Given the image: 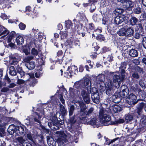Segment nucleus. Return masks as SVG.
Here are the masks:
<instances>
[{
    "label": "nucleus",
    "instance_id": "obj_54",
    "mask_svg": "<svg viewBox=\"0 0 146 146\" xmlns=\"http://www.w3.org/2000/svg\"><path fill=\"white\" fill-rule=\"evenodd\" d=\"M142 42L144 47L146 49V37H144L143 38Z\"/></svg>",
    "mask_w": 146,
    "mask_h": 146
},
{
    "label": "nucleus",
    "instance_id": "obj_31",
    "mask_svg": "<svg viewBox=\"0 0 146 146\" xmlns=\"http://www.w3.org/2000/svg\"><path fill=\"white\" fill-rule=\"evenodd\" d=\"M65 26L67 29H70L72 26V22L69 20L66 21L65 23Z\"/></svg>",
    "mask_w": 146,
    "mask_h": 146
},
{
    "label": "nucleus",
    "instance_id": "obj_10",
    "mask_svg": "<svg viewBox=\"0 0 146 146\" xmlns=\"http://www.w3.org/2000/svg\"><path fill=\"white\" fill-rule=\"evenodd\" d=\"M10 59H11L10 62L11 64L17 66L18 65L19 60L20 59V57L18 54H15L11 56Z\"/></svg>",
    "mask_w": 146,
    "mask_h": 146
},
{
    "label": "nucleus",
    "instance_id": "obj_34",
    "mask_svg": "<svg viewBox=\"0 0 146 146\" xmlns=\"http://www.w3.org/2000/svg\"><path fill=\"white\" fill-rule=\"evenodd\" d=\"M15 33L14 31L11 32L10 34L9 37L8 38V42H10L11 40L13 38L14 36L15 35Z\"/></svg>",
    "mask_w": 146,
    "mask_h": 146
},
{
    "label": "nucleus",
    "instance_id": "obj_58",
    "mask_svg": "<svg viewBox=\"0 0 146 146\" xmlns=\"http://www.w3.org/2000/svg\"><path fill=\"white\" fill-rule=\"evenodd\" d=\"M27 137L30 140L32 141H33V139L31 134L30 133H28L27 135Z\"/></svg>",
    "mask_w": 146,
    "mask_h": 146
},
{
    "label": "nucleus",
    "instance_id": "obj_17",
    "mask_svg": "<svg viewBox=\"0 0 146 146\" xmlns=\"http://www.w3.org/2000/svg\"><path fill=\"white\" fill-rule=\"evenodd\" d=\"M133 2L129 0H126L123 4V7L125 8H133Z\"/></svg>",
    "mask_w": 146,
    "mask_h": 146
},
{
    "label": "nucleus",
    "instance_id": "obj_23",
    "mask_svg": "<svg viewBox=\"0 0 146 146\" xmlns=\"http://www.w3.org/2000/svg\"><path fill=\"white\" fill-rule=\"evenodd\" d=\"M16 41L18 45L22 44L24 42V39L23 36H19L16 38Z\"/></svg>",
    "mask_w": 146,
    "mask_h": 146
},
{
    "label": "nucleus",
    "instance_id": "obj_49",
    "mask_svg": "<svg viewBox=\"0 0 146 146\" xmlns=\"http://www.w3.org/2000/svg\"><path fill=\"white\" fill-rule=\"evenodd\" d=\"M32 54L34 55H37L38 54V52L36 49L33 48L31 50Z\"/></svg>",
    "mask_w": 146,
    "mask_h": 146
},
{
    "label": "nucleus",
    "instance_id": "obj_8",
    "mask_svg": "<svg viewBox=\"0 0 146 146\" xmlns=\"http://www.w3.org/2000/svg\"><path fill=\"white\" fill-rule=\"evenodd\" d=\"M126 102L129 105H134L137 102L136 96L133 94H130L126 100Z\"/></svg>",
    "mask_w": 146,
    "mask_h": 146
},
{
    "label": "nucleus",
    "instance_id": "obj_50",
    "mask_svg": "<svg viewBox=\"0 0 146 146\" xmlns=\"http://www.w3.org/2000/svg\"><path fill=\"white\" fill-rule=\"evenodd\" d=\"M141 34L140 32H136L134 35V37L137 39L139 38L141 36Z\"/></svg>",
    "mask_w": 146,
    "mask_h": 146
},
{
    "label": "nucleus",
    "instance_id": "obj_22",
    "mask_svg": "<svg viewBox=\"0 0 146 146\" xmlns=\"http://www.w3.org/2000/svg\"><path fill=\"white\" fill-rule=\"evenodd\" d=\"M16 140L19 143V145H22V146L26 142L25 140L24 139L23 137H18L16 138Z\"/></svg>",
    "mask_w": 146,
    "mask_h": 146
},
{
    "label": "nucleus",
    "instance_id": "obj_60",
    "mask_svg": "<svg viewBox=\"0 0 146 146\" xmlns=\"http://www.w3.org/2000/svg\"><path fill=\"white\" fill-rule=\"evenodd\" d=\"M63 54V52L62 50L58 51L57 54V55L58 57L62 56Z\"/></svg>",
    "mask_w": 146,
    "mask_h": 146
},
{
    "label": "nucleus",
    "instance_id": "obj_28",
    "mask_svg": "<svg viewBox=\"0 0 146 146\" xmlns=\"http://www.w3.org/2000/svg\"><path fill=\"white\" fill-rule=\"evenodd\" d=\"M117 33L120 36H125V26L120 29L119 31L117 32Z\"/></svg>",
    "mask_w": 146,
    "mask_h": 146
},
{
    "label": "nucleus",
    "instance_id": "obj_57",
    "mask_svg": "<svg viewBox=\"0 0 146 146\" xmlns=\"http://www.w3.org/2000/svg\"><path fill=\"white\" fill-rule=\"evenodd\" d=\"M102 50L104 52H106L109 51L110 50V49L109 48H107L106 46H104L102 48Z\"/></svg>",
    "mask_w": 146,
    "mask_h": 146
},
{
    "label": "nucleus",
    "instance_id": "obj_41",
    "mask_svg": "<svg viewBox=\"0 0 146 146\" xmlns=\"http://www.w3.org/2000/svg\"><path fill=\"white\" fill-rule=\"evenodd\" d=\"M42 70H40L38 71L37 72H36L35 74V75L36 78H38L42 75Z\"/></svg>",
    "mask_w": 146,
    "mask_h": 146
},
{
    "label": "nucleus",
    "instance_id": "obj_21",
    "mask_svg": "<svg viewBox=\"0 0 146 146\" xmlns=\"http://www.w3.org/2000/svg\"><path fill=\"white\" fill-rule=\"evenodd\" d=\"M60 110L63 116L66 115L67 113V111L65 108L64 106L61 104H60Z\"/></svg>",
    "mask_w": 146,
    "mask_h": 146
},
{
    "label": "nucleus",
    "instance_id": "obj_5",
    "mask_svg": "<svg viewBox=\"0 0 146 146\" xmlns=\"http://www.w3.org/2000/svg\"><path fill=\"white\" fill-rule=\"evenodd\" d=\"M81 89L80 94L84 101L87 104L90 103V94L92 92L91 90L80 88Z\"/></svg>",
    "mask_w": 146,
    "mask_h": 146
},
{
    "label": "nucleus",
    "instance_id": "obj_29",
    "mask_svg": "<svg viewBox=\"0 0 146 146\" xmlns=\"http://www.w3.org/2000/svg\"><path fill=\"white\" fill-rule=\"evenodd\" d=\"M134 119L133 115L131 114H129L127 115L125 117V121L127 122L131 121Z\"/></svg>",
    "mask_w": 146,
    "mask_h": 146
},
{
    "label": "nucleus",
    "instance_id": "obj_44",
    "mask_svg": "<svg viewBox=\"0 0 146 146\" xmlns=\"http://www.w3.org/2000/svg\"><path fill=\"white\" fill-rule=\"evenodd\" d=\"M140 121L142 124H145L146 123V115L142 116Z\"/></svg>",
    "mask_w": 146,
    "mask_h": 146
},
{
    "label": "nucleus",
    "instance_id": "obj_62",
    "mask_svg": "<svg viewBox=\"0 0 146 146\" xmlns=\"http://www.w3.org/2000/svg\"><path fill=\"white\" fill-rule=\"evenodd\" d=\"M5 79L6 80L7 82L9 83L11 82V80L7 75H6L5 77Z\"/></svg>",
    "mask_w": 146,
    "mask_h": 146
},
{
    "label": "nucleus",
    "instance_id": "obj_7",
    "mask_svg": "<svg viewBox=\"0 0 146 146\" xmlns=\"http://www.w3.org/2000/svg\"><path fill=\"white\" fill-rule=\"evenodd\" d=\"M91 98L93 102L96 104H98L100 102V97L97 89L93 88L92 90Z\"/></svg>",
    "mask_w": 146,
    "mask_h": 146
},
{
    "label": "nucleus",
    "instance_id": "obj_47",
    "mask_svg": "<svg viewBox=\"0 0 146 146\" xmlns=\"http://www.w3.org/2000/svg\"><path fill=\"white\" fill-rule=\"evenodd\" d=\"M19 27L21 30H23L26 28V25L23 23H21L19 25Z\"/></svg>",
    "mask_w": 146,
    "mask_h": 146
},
{
    "label": "nucleus",
    "instance_id": "obj_19",
    "mask_svg": "<svg viewBox=\"0 0 146 146\" xmlns=\"http://www.w3.org/2000/svg\"><path fill=\"white\" fill-rule=\"evenodd\" d=\"M111 108L113 111L115 113H117L120 111L122 110V108L117 105L112 106Z\"/></svg>",
    "mask_w": 146,
    "mask_h": 146
},
{
    "label": "nucleus",
    "instance_id": "obj_15",
    "mask_svg": "<svg viewBox=\"0 0 146 146\" xmlns=\"http://www.w3.org/2000/svg\"><path fill=\"white\" fill-rule=\"evenodd\" d=\"M9 33V31L4 27L0 26V36H2L1 38H3L7 36Z\"/></svg>",
    "mask_w": 146,
    "mask_h": 146
},
{
    "label": "nucleus",
    "instance_id": "obj_40",
    "mask_svg": "<svg viewBox=\"0 0 146 146\" xmlns=\"http://www.w3.org/2000/svg\"><path fill=\"white\" fill-rule=\"evenodd\" d=\"M127 64L125 62H123L121 64L120 67H119V69L120 70H125L126 68Z\"/></svg>",
    "mask_w": 146,
    "mask_h": 146
},
{
    "label": "nucleus",
    "instance_id": "obj_36",
    "mask_svg": "<svg viewBox=\"0 0 146 146\" xmlns=\"http://www.w3.org/2000/svg\"><path fill=\"white\" fill-rule=\"evenodd\" d=\"M133 12L134 13L139 14L141 12V8L138 7L133 9Z\"/></svg>",
    "mask_w": 146,
    "mask_h": 146
},
{
    "label": "nucleus",
    "instance_id": "obj_55",
    "mask_svg": "<svg viewBox=\"0 0 146 146\" xmlns=\"http://www.w3.org/2000/svg\"><path fill=\"white\" fill-rule=\"evenodd\" d=\"M135 69L137 71L140 73L143 72V70L138 66H137L135 67Z\"/></svg>",
    "mask_w": 146,
    "mask_h": 146
},
{
    "label": "nucleus",
    "instance_id": "obj_52",
    "mask_svg": "<svg viewBox=\"0 0 146 146\" xmlns=\"http://www.w3.org/2000/svg\"><path fill=\"white\" fill-rule=\"evenodd\" d=\"M0 17L3 20L7 19H8V17L5 13H2Z\"/></svg>",
    "mask_w": 146,
    "mask_h": 146
},
{
    "label": "nucleus",
    "instance_id": "obj_14",
    "mask_svg": "<svg viewBox=\"0 0 146 146\" xmlns=\"http://www.w3.org/2000/svg\"><path fill=\"white\" fill-rule=\"evenodd\" d=\"M74 84L73 86V88H70L69 90L70 92V94L73 96H79V95L80 94V92L79 90L80 88H76L74 87Z\"/></svg>",
    "mask_w": 146,
    "mask_h": 146
},
{
    "label": "nucleus",
    "instance_id": "obj_30",
    "mask_svg": "<svg viewBox=\"0 0 146 146\" xmlns=\"http://www.w3.org/2000/svg\"><path fill=\"white\" fill-rule=\"evenodd\" d=\"M68 31L66 30L63 31H61L60 34L62 39L66 38L67 36Z\"/></svg>",
    "mask_w": 146,
    "mask_h": 146
},
{
    "label": "nucleus",
    "instance_id": "obj_25",
    "mask_svg": "<svg viewBox=\"0 0 146 146\" xmlns=\"http://www.w3.org/2000/svg\"><path fill=\"white\" fill-rule=\"evenodd\" d=\"M97 118L94 117H91L90 120L88 121V124L91 125H95L97 123Z\"/></svg>",
    "mask_w": 146,
    "mask_h": 146
},
{
    "label": "nucleus",
    "instance_id": "obj_37",
    "mask_svg": "<svg viewBox=\"0 0 146 146\" xmlns=\"http://www.w3.org/2000/svg\"><path fill=\"white\" fill-rule=\"evenodd\" d=\"M118 94L121 97L124 98L127 95V93L125 90L124 89L122 90V91L119 92Z\"/></svg>",
    "mask_w": 146,
    "mask_h": 146
},
{
    "label": "nucleus",
    "instance_id": "obj_3",
    "mask_svg": "<svg viewBox=\"0 0 146 146\" xmlns=\"http://www.w3.org/2000/svg\"><path fill=\"white\" fill-rule=\"evenodd\" d=\"M91 78L89 77H86L84 78L83 82L81 81L75 82L74 87L91 90Z\"/></svg>",
    "mask_w": 146,
    "mask_h": 146
},
{
    "label": "nucleus",
    "instance_id": "obj_13",
    "mask_svg": "<svg viewBox=\"0 0 146 146\" xmlns=\"http://www.w3.org/2000/svg\"><path fill=\"white\" fill-rule=\"evenodd\" d=\"M128 25L125 26V36L127 37H131L133 36L134 33L133 29L131 27H128Z\"/></svg>",
    "mask_w": 146,
    "mask_h": 146
},
{
    "label": "nucleus",
    "instance_id": "obj_2",
    "mask_svg": "<svg viewBox=\"0 0 146 146\" xmlns=\"http://www.w3.org/2000/svg\"><path fill=\"white\" fill-rule=\"evenodd\" d=\"M8 131L11 135L15 134L18 135H22L25 132L24 127L21 126H15L12 124L9 127Z\"/></svg>",
    "mask_w": 146,
    "mask_h": 146
},
{
    "label": "nucleus",
    "instance_id": "obj_26",
    "mask_svg": "<svg viewBox=\"0 0 146 146\" xmlns=\"http://www.w3.org/2000/svg\"><path fill=\"white\" fill-rule=\"evenodd\" d=\"M129 21L131 25H134L137 22L138 19L136 17H132L129 20Z\"/></svg>",
    "mask_w": 146,
    "mask_h": 146
},
{
    "label": "nucleus",
    "instance_id": "obj_53",
    "mask_svg": "<svg viewBox=\"0 0 146 146\" xmlns=\"http://www.w3.org/2000/svg\"><path fill=\"white\" fill-rule=\"evenodd\" d=\"M96 8V7L94 4L93 3L91 5V8L90 9V12H92L94 11Z\"/></svg>",
    "mask_w": 146,
    "mask_h": 146
},
{
    "label": "nucleus",
    "instance_id": "obj_24",
    "mask_svg": "<svg viewBox=\"0 0 146 146\" xmlns=\"http://www.w3.org/2000/svg\"><path fill=\"white\" fill-rule=\"evenodd\" d=\"M97 80L99 84L100 82H104V75L102 74H99L97 77Z\"/></svg>",
    "mask_w": 146,
    "mask_h": 146
},
{
    "label": "nucleus",
    "instance_id": "obj_12",
    "mask_svg": "<svg viewBox=\"0 0 146 146\" xmlns=\"http://www.w3.org/2000/svg\"><path fill=\"white\" fill-rule=\"evenodd\" d=\"M94 110L93 108L91 107L88 110L85 111L84 113V114H83L82 115L80 116L81 117L80 119L83 120L86 119V121H87V119L86 118L91 116L92 114L93 113Z\"/></svg>",
    "mask_w": 146,
    "mask_h": 146
},
{
    "label": "nucleus",
    "instance_id": "obj_11",
    "mask_svg": "<svg viewBox=\"0 0 146 146\" xmlns=\"http://www.w3.org/2000/svg\"><path fill=\"white\" fill-rule=\"evenodd\" d=\"M79 106L80 107V111H78V114L76 115H79L80 117L84 114V113L85 111L87 109V107L85 104L83 102H78Z\"/></svg>",
    "mask_w": 146,
    "mask_h": 146
},
{
    "label": "nucleus",
    "instance_id": "obj_46",
    "mask_svg": "<svg viewBox=\"0 0 146 146\" xmlns=\"http://www.w3.org/2000/svg\"><path fill=\"white\" fill-rule=\"evenodd\" d=\"M17 78H18V80L17 83V84L20 85L23 84L25 82L24 80L20 79L18 78V75H17Z\"/></svg>",
    "mask_w": 146,
    "mask_h": 146
},
{
    "label": "nucleus",
    "instance_id": "obj_16",
    "mask_svg": "<svg viewBox=\"0 0 146 146\" xmlns=\"http://www.w3.org/2000/svg\"><path fill=\"white\" fill-rule=\"evenodd\" d=\"M125 19V17L124 16H116L114 19L115 23L117 25H119L123 22Z\"/></svg>",
    "mask_w": 146,
    "mask_h": 146
},
{
    "label": "nucleus",
    "instance_id": "obj_20",
    "mask_svg": "<svg viewBox=\"0 0 146 146\" xmlns=\"http://www.w3.org/2000/svg\"><path fill=\"white\" fill-rule=\"evenodd\" d=\"M129 54L131 56L135 57L138 55L137 51L135 49H132L129 51Z\"/></svg>",
    "mask_w": 146,
    "mask_h": 146
},
{
    "label": "nucleus",
    "instance_id": "obj_45",
    "mask_svg": "<svg viewBox=\"0 0 146 146\" xmlns=\"http://www.w3.org/2000/svg\"><path fill=\"white\" fill-rule=\"evenodd\" d=\"M97 39L100 41L104 40V38L103 36L101 35H98L96 37Z\"/></svg>",
    "mask_w": 146,
    "mask_h": 146
},
{
    "label": "nucleus",
    "instance_id": "obj_48",
    "mask_svg": "<svg viewBox=\"0 0 146 146\" xmlns=\"http://www.w3.org/2000/svg\"><path fill=\"white\" fill-rule=\"evenodd\" d=\"M136 30H139V31H141L142 30V25L141 23L138 24L136 25Z\"/></svg>",
    "mask_w": 146,
    "mask_h": 146
},
{
    "label": "nucleus",
    "instance_id": "obj_63",
    "mask_svg": "<svg viewBox=\"0 0 146 146\" xmlns=\"http://www.w3.org/2000/svg\"><path fill=\"white\" fill-rule=\"evenodd\" d=\"M23 146H33V145L30 143L26 142Z\"/></svg>",
    "mask_w": 146,
    "mask_h": 146
},
{
    "label": "nucleus",
    "instance_id": "obj_43",
    "mask_svg": "<svg viewBox=\"0 0 146 146\" xmlns=\"http://www.w3.org/2000/svg\"><path fill=\"white\" fill-rule=\"evenodd\" d=\"M121 72V74L120 75V78L122 79V80H123L125 78V70H120Z\"/></svg>",
    "mask_w": 146,
    "mask_h": 146
},
{
    "label": "nucleus",
    "instance_id": "obj_61",
    "mask_svg": "<svg viewBox=\"0 0 146 146\" xmlns=\"http://www.w3.org/2000/svg\"><path fill=\"white\" fill-rule=\"evenodd\" d=\"M88 28L89 29L92 30L94 29V25L92 23L90 24L89 25Z\"/></svg>",
    "mask_w": 146,
    "mask_h": 146
},
{
    "label": "nucleus",
    "instance_id": "obj_32",
    "mask_svg": "<svg viewBox=\"0 0 146 146\" xmlns=\"http://www.w3.org/2000/svg\"><path fill=\"white\" fill-rule=\"evenodd\" d=\"M9 74L11 76H15L16 74V72L13 66H11L9 68Z\"/></svg>",
    "mask_w": 146,
    "mask_h": 146
},
{
    "label": "nucleus",
    "instance_id": "obj_33",
    "mask_svg": "<svg viewBox=\"0 0 146 146\" xmlns=\"http://www.w3.org/2000/svg\"><path fill=\"white\" fill-rule=\"evenodd\" d=\"M75 109V107L74 105H72L70 106L69 109V115L70 116L73 114Z\"/></svg>",
    "mask_w": 146,
    "mask_h": 146
},
{
    "label": "nucleus",
    "instance_id": "obj_42",
    "mask_svg": "<svg viewBox=\"0 0 146 146\" xmlns=\"http://www.w3.org/2000/svg\"><path fill=\"white\" fill-rule=\"evenodd\" d=\"M115 11L118 14H121L124 12V10L122 9L117 8L115 9Z\"/></svg>",
    "mask_w": 146,
    "mask_h": 146
},
{
    "label": "nucleus",
    "instance_id": "obj_9",
    "mask_svg": "<svg viewBox=\"0 0 146 146\" xmlns=\"http://www.w3.org/2000/svg\"><path fill=\"white\" fill-rule=\"evenodd\" d=\"M114 86L112 83V81L109 80L106 84V93L108 95L111 94L113 93L112 89L113 87Z\"/></svg>",
    "mask_w": 146,
    "mask_h": 146
},
{
    "label": "nucleus",
    "instance_id": "obj_56",
    "mask_svg": "<svg viewBox=\"0 0 146 146\" xmlns=\"http://www.w3.org/2000/svg\"><path fill=\"white\" fill-rule=\"evenodd\" d=\"M9 90V89L7 87L3 88L1 90V91L3 92H5Z\"/></svg>",
    "mask_w": 146,
    "mask_h": 146
},
{
    "label": "nucleus",
    "instance_id": "obj_64",
    "mask_svg": "<svg viewBox=\"0 0 146 146\" xmlns=\"http://www.w3.org/2000/svg\"><path fill=\"white\" fill-rule=\"evenodd\" d=\"M16 86V84L13 83L10 84H9V88H13Z\"/></svg>",
    "mask_w": 146,
    "mask_h": 146
},
{
    "label": "nucleus",
    "instance_id": "obj_1",
    "mask_svg": "<svg viewBox=\"0 0 146 146\" xmlns=\"http://www.w3.org/2000/svg\"><path fill=\"white\" fill-rule=\"evenodd\" d=\"M35 114L33 116L28 117L25 120V123L27 125H32L34 122H35L37 124L39 125L42 129H44L45 128L42 125L41 121V116L37 113H35Z\"/></svg>",
    "mask_w": 146,
    "mask_h": 146
},
{
    "label": "nucleus",
    "instance_id": "obj_38",
    "mask_svg": "<svg viewBox=\"0 0 146 146\" xmlns=\"http://www.w3.org/2000/svg\"><path fill=\"white\" fill-rule=\"evenodd\" d=\"M33 57L32 56H28L25 58L23 59V61L26 63H29V61L33 59Z\"/></svg>",
    "mask_w": 146,
    "mask_h": 146
},
{
    "label": "nucleus",
    "instance_id": "obj_4",
    "mask_svg": "<svg viewBox=\"0 0 146 146\" xmlns=\"http://www.w3.org/2000/svg\"><path fill=\"white\" fill-rule=\"evenodd\" d=\"M105 113V110L103 109H100L99 112L100 121L104 125H111V117Z\"/></svg>",
    "mask_w": 146,
    "mask_h": 146
},
{
    "label": "nucleus",
    "instance_id": "obj_18",
    "mask_svg": "<svg viewBox=\"0 0 146 146\" xmlns=\"http://www.w3.org/2000/svg\"><path fill=\"white\" fill-rule=\"evenodd\" d=\"M25 65L27 68L30 70L33 69L35 66V62L33 61L26 63L25 64Z\"/></svg>",
    "mask_w": 146,
    "mask_h": 146
},
{
    "label": "nucleus",
    "instance_id": "obj_27",
    "mask_svg": "<svg viewBox=\"0 0 146 146\" xmlns=\"http://www.w3.org/2000/svg\"><path fill=\"white\" fill-rule=\"evenodd\" d=\"M112 99L113 102L115 103L119 102L120 101V98L117 95L115 94L112 96Z\"/></svg>",
    "mask_w": 146,
    "mask_h": 146
},
{
    "label": "nucleus",
    "instance_id": "obj_59",
    "mask_svg": "<svg viewBox=\"0 0 146 146\" xmlns=\"http://www.w3.org/2000/svg\"><path fill=\"white\" fill-rule=\"evenodd\" d=\"M60 100L63 104H64L65 101L63 98L62 96L61 95L60 96Z\"/></svg>",
    "mask_w": 146,
    "mask_h": 146
},
{
    "label": "nucleus",
    "instance_id": "obj_39",
    "mask_svg": "<svg viewBox=\"0 0 146 146\" xmlns=\"http://www.w3.org/2000/svg\"><path fill=\"white\" fill-rule=\"evenodd\" d=\"M132 77L136 79H138L140 77V76L139 74L136 72H133L132 75Z\"/></svg>",
    "mask_w": 146,
    "mask_h": 146
},
{
    "label": "nucleus",
    "instance_id": "obj_6",
    "mask_svg": "<svg viewBox=\"0 0 146 146\" xmlns=\"http://www.w3.org/2000/svg\"><path fill=\"white\" fill-rule=\"evenodd\" d=\"M110 75L113 76L112 83L114 86L116 88H118L120 85L121 82L123 81L120 78V75H117L114 74L115 72H110Z\"/></svg>",
    "mask_w": 146,
    "mask_h": 146
},
{
    "label": "nucleus",
    "instance_id": "obj_51",
    "mask_svg": "<svg viewBox=\"0 0 146 146\" xmlns=\"http://www.w3.org/2000/svg\"><path fill=\"white\" fill-rule=\"evenodd\" d=\"M16 70L18 73L23 71L21 67H20L19 65H17L16 66Z\"/></svg>",
    "mask_w": 146,
    "mask_h": 146
},
{
    "label": "nucleus",
    "instance_id": "obj_35",
    "mask_svg": "<svg viewBox=\"0 0 146 146\" xmlns=\"http://www.w3.org/2000/svg\"><path fill=\"white\" fill-rule=\"evenodd\" d=\"M144 106V104L143 102L139 103L137 105V111L138 112L141 111L142 109Z\"/></svg>",
    "mask_w": 146,
    "mask_h": 146
}]
</instances>
